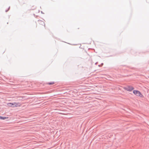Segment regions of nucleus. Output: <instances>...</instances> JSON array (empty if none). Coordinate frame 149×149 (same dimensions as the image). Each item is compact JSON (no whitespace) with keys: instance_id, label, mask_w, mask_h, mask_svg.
<instances>
[{"instance_id":"obj_12","label":"nucleus","mask_w":149,"mask_h":149,"mask_svg":"<svg viewBox=\"0 0 149 149\" xmlns=\"http://www.w3.org/2000/svg\"><path fill=\"white\" fill-rule=\"evenodd\" d=\"M97 62H96V63H95V65H97Z\"/></svg>"},{"instance_id":"obj_3","label":"nucleus","mask_w":149,"mask_h":149,"mask_svg":"<svg viewBox=\"0 0 149 149\" xmlns=\"http://www.w3.org/2000/svg\"><path fill=\"white\" fill-rule=\"evenodd\" d=\"M15 102L13 103H8L7 104V105L9 107H15Z\"/></svg>"},{"instance_id":"obj_5","label":"nucleus","mask_w":149,"mask_h":149,"mask_svg":"<svg viewBox=\"0 0 149 149\" xmlns=\"http://www.w3.org/2000/svg\"><path fill=\"white\" fill-rule=\"evenodd\" d=\"M39 22V24L42 25H44V26H45V24L44 22L41 21V20H38Z\"/></svg>"},{"instance_id":"obj_6","label":"nucleus","mask_w":149,"mask_h":149,"mask_svg":"<svg viewBox=\"0 0 149 149\" xmlns=\"http://www.w3.org/2000/svg\"><path fill=\"white\" fill-rule=\"evenodd\" d=\"M8 118V117L0 116V120H5V119H6Z\"/></svg>"},{"instance_id":"obj_1","label":"nucleus","mask_w":149,"mask_h":149,"mask_svg":"<svg viewBox=\"0 0 149 149\" xmlns=\"http://www.w3.org/2000/svg\"><path fill=\"white\" fill-rule=\"evenodd\" d=\"M133 93L136 96H139L141 97H143V95L142 94L141 92L137 90H134L133 91Z\"/></svg>"},{"instance_id":"obj_9","label":"nucleus","mask_w":149,"mask_h":149,"mask_svg":"<svg viewBox=\"0 0 149 149\" xmlns=\"http://www.w3.org/2000/svg\"><path fill=\"white\" fill-rule=\"evenodd\" d=\"M9 10H5V12H8V11Z\"/></svg>"},{"instance_id":"obj_4","label":"nucleus","mask_w":149,"mask_h":149,"mask_svg":"<svg viewBox=\"0 0 149 149\" xmlns=\"http://www.w3.org/2000/svg\"><path fill=\"white\" fill-rule=\"evenodd\" d=\"M15 107H18L21 106V104L19 103H16L15 102Z\"/></svg>"},{"instance_id":"obj_8","label":"nucleus","mask_w":149,"mask_h":149,"mask_svg":"<svg viewBox=\"0 0 149 149\" xmlns=\"http://www.w3.org/2000/svg\"><path fill=\"white\" fill-rule=\"evenodd\" d=\"M103 65V63H101V64L100 65H98V66L99 67H102V65Z\"/></svg>"},{"instance_id":"obj_7","label":"nucleus","mask_w":149,"mask_h":149,"mask_svg":"<svg viewBox=\"0 0 149 149\" xmlns=\"http://www.w3.org/2000/svg\"><path fill=\"white\" fill-rule=\"evenodd\" d=\"M55 83L54 81H52V82H51L47 83H46V84H47L49 85H52V84H54Z\"/></svg>"},{"instance_id":"obj_10","label":"nucleus","mask_w":149,"mask_h":149,"mask_svg":"<svg viewBox=\"0 0 149 149\" xmlns=\"http://www.w3.org/2000/svg\"><path fill=\"white\" fill-rule=\"evenodd\" d=\"M37 10L38 11V13H39L40 12V10Z\"/></svg>"},{"instance_id":"obj_2","label":"nucleus","mask_w":149,"mask_h":149,"mask_svg":"<svg viewBox=\"0 0 149 149\" xmlns=\"http://www.w3.org/2000/svg\"><path fill=\"white\" fill-rule=\"evenodd\" d=\"M123 88L125 90L130 92L132 90H134V88L131 86H128L127 87H124Z\"/></svg>"},{"instance_id":"obj_11","label":"nucleus","mask_w":149,"mask_h":149,"mask_svg":"<svg viewBox=\"0 0 149 149\" xmlns=\"http://www.w3.org/2000/svg\"><path fill=\"white\" fill-rule=\"evenodd\" d=\"M41 13H42L44 14V13H43L42 11H41Z\"/></svg>"}]
</instances>
